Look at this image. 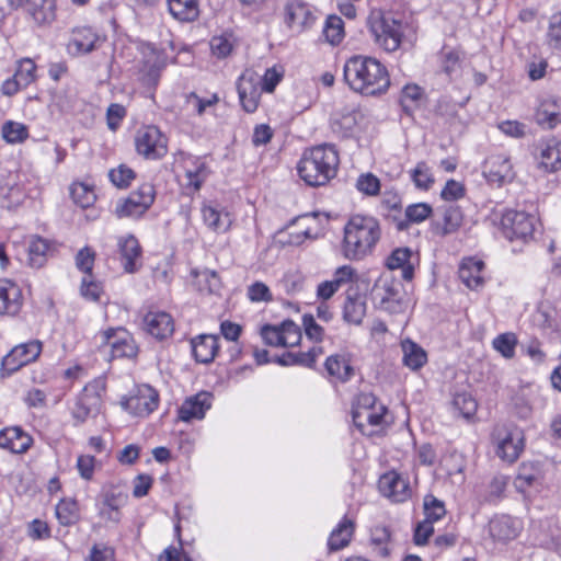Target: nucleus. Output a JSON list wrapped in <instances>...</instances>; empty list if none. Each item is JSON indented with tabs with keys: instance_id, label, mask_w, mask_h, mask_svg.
Masks as SVG:
<instances>
[{
	"instance_id": "nucleus-40",
	"label": "nucleus",
	"mask_w": 561,
	"mask_h": 561,
	"mask_svg": "<svg viewBox=\"0 0 561 561\" xmlns=\"http://www.w3.org/2000/svg\"><path fill=\"white\" fill-rule=\"evenodd\" d=\"M490 534L497 540H510L517 536V528L510 516H502L491 520Z\"/></svg>"
},
{
	"instance_id": "nucleus-16",
	"label": "nucleus",
	"mask_w": 561,
	"mask_h": 561,
	"mask_svg": "<svg viewBox=\"0 0 561 561\" xmlns=\"http://www.w3.org/2000/svg\"><path fill=\"white\" fill-rule=\"evenodd\" d=\"M142 331L156 341H165L174 332L173 318L165 311H149L142 319Z\"/></svg>"
},
{
	"instance_id": "nucleus-42",
	"label": "nucleus",
	"mask_w": 561,
	"mask_h": 561,
	"mask_svg": "<svg viewBox=\"0 0 561 561\" xmlns=\"http://www.w3.org/2000/svg\"><path fill=\"white\" fill-rule=\"evenodd\" d=\"M432 214V207L426 203L412 204L405 209V220L397 222V229L402 231L408 229L409 222H422Z\"/></svg>"
},
{
	"instance_id": "nucleus-46",
	"label": "nucleus",
	"mask_w": 561,
	"mask_h": 561,
	"mask_svg": "<svg viewBox=\"0 0 561 561\" xmlns=\"http://www.w3.org/2000/svg\"><path fill=\"white\" fill-rule=\"evenodd\" d=\"M424 520L434 523L439 520L446 515V508L443 501L438 500L433 494H427L423 500Z\"/></svg>"
},
{
	"instance_id": "nucleus-41",
	"label": "nucleus",
	"mask_w": 561,
	"mask_h": 561,
	"mask_svg": "<svg viewBox=\"0 0 561 561\" xmlns=\"http://www.w3.org/2000/svg\"><path fill=\"white\" fill-rule=\"evenodd\" d=\"M324 365L330 376L336 377L342 381L348 380L354 374L353 367L341 355L329 356Z\"/></svg>"
},
{
	"instance_id": "nucleus-33",
	"label": "nucleus",
	"mask_w": 561,
	"mask_h": 561,
	"mask_svg": "<svg viewBox=\"0 0 561 561\" xmlns=\"http://www.w3.org/2000/svg\"><path fill=\"white\" fill-rule=\"evenodd\" d=\"M355 524L352 519L344 517L329 537L328 547L330 551H339L345 548L354 534Z\"/></svg>"
},
{
	"instance_id": "nucleus-6",
	"label": "nucleus",
	"mask_w": 561,
	"mask_h": 561,
	"mask_svg": "<svg viewBox=\"0 0 561 561\" xmlns=\"http://www.w3.org/2000/svg\"><path fill=\"white\" fill-rule=\"evenodd\" d=\"M369 32L375 43L383 50H397L402 42L404 26L401 20L392 15H376L369 18Z\"/></svg>"
},
{
	"instance_id": "nucleus-48",
	"label": "nucleus",
	"mask_w": 561,
	"mask_h": 561,
	"mask_svg": "<svg viewBox=\"0 0 561 561\" xmlns=\"http://www.w3.org/2000/svg\"><path fill=\"white\" fill-rule=\"evenodd\" d=\"M323 34L330 44H339L344 35L342 19L336 15L329 16L323 28Z\"/></svg>"
},
{
	"instance_id": "nucleus-25",
	"label": "nucleus",
	"mask_w": 561,
	"mask_h": 561,
	"mask_svg": "<svg viewBox=\"0 0 561 561\" xmlns=\"http://www.w3.org/2000/svg\"><path fill=\"white\" fill-rule=\"evenodd\" d=\"M32 443V437L20 427H7L0 431V448L13 454L25 453Z\"/></svg>"
},
{
	"instance_id": "nucleus-4",
	"label": "nucleus",
	"mask_w": 561,
	"mask_h": 561,
	"mask_svg": "<svg viewBox=\"0 0 561 561\" xmlns=\"http://www.w3.org/2000/svg\"><path fill=\"white\" fill-rule=\"evenodd\" d=\"M171 32L164 27L159 28V41L154 35H148V39L142 42V87H148L149 93L146 96L153 98L152 90L157 87L161 71L165 68L168 56L167 49H173Z\"/></svg>"
},
{
	"instance_id": "nucleus-14",
	"label": "nucleus",
	"mask_w": 561,
	"mask_h": 561,
	"mask_svg": "<svg viewBox=\"0 0 561 561\" xmlns=\"http://www.w3.org/2000/svg\"><path fill=\"white\" fill-rule=\"evenodd\" d=\"M534 157L537 168L545 173H553L561 170V141L549 138L539 141Z\"/></svg>"
},
{
	"instance_id": "nucleus-56",
	"label": "nucleus",
	"mask_w": 561,
	"mask_h": 561,
	"mask_svg": "<svg viewBox=\"0 0 561 561\" xmlns=\"http://www.w3.org/2000/svg\"><path fill=\"white\" fill-rule=\"evenodd\" d=\"M284 77V69L282 66H273L266 69L263 77H261V87L265 92H273L276 85Z\"/></svg>"
},
{
	"instance_id": "nucleus-63",
	"label": "nucleus",
	"mask_w": 561,
	"mask_h": 561,
	"mask_svg": "<svg viewBox=\"0 0 561 561\" xmlns=\"http://www.w3.org/2000/svg\"><path fill=\"white\" fill-rule=\"evenodd\" d=\"M49 247L46 240L41 237H34L28 245L30 259L33 264L41 265V259L46 254Z\"/></svg>"
},
{
	"instance_id": "nucleus-49",
	"label": "nucleus",
	"mask_w": 561,
	"mask_h": 561,
	"mask_svg": "<svg viewBox=\"0 0 561 561\" xmlns=\"http://www.w3.org/2000/svg\"><path fill=\"white\" fill-rule=\"evenodd\" d=\"M95 507L98 511V517L105 525H116L121 522L122 511L105 503L104 501L96 499Z\"/></svg>"
},
{
	"instance_id": "nucleus-19",
	"label": "nucleus",
	"mask_w": 561,
	"mask_h": 561,
	"mask_svg": "<svg viewBox=\"0 0 561 561\" xmlns=\"http://www.w3.org/2000/svg\"><path fill=\"white\" fill-rule=\"evenodd\" d=\"M484 176L488 182L502 186L515 178L513 165L508 157L503 154L491 156L484 164Z\"/></svg>"
},
{
	"instance_id": "nucleus-21",
	"label": "nucleus",
	"mask_w": 561,
	"mask_h": 561,
	"mask_svg": "<svg viewBox=\"0 0 561 561\" xmlns=\"http://www.w3.org/2000/svg\"><path fill=\"white\" fill-rule=\"evenodd\" d=\"M22 304L20 286L11 279H0V314L15 316L21 310Z\"/></svg>"
},
{
	"instance_id": "nucleus-28",
	"label": "nucleus",
	"mask_w": 561,
	"mask_h": 561,
	"mask_svg": "<svg viewBox=\"0 0 561 561\" xmlns=\"http://www.w3.org/2000/svg\"><path fill=\"white\" fill-rule=\"evenodd\" d=\"M117 248L124 270L128 273L135 272V260L140 253L138 239L133 234L119 237L117 240Z\"/></svg>"
},
{
	"instance_id": "nucleus-26",
	"label": "nucleus",
	"mask_w": 561,
	"mask_h": 561,
	"mask_svg": "<svg viewBox=\"0 0 561 561\" xmlns=\"http://www.w3.org/2000/svg\"><path fill=\"white\" fill-rule=\"evenodd\" d=\"M192 353L196 362L202 364L211 363L218 352V336L213 334H201L191 340Z\"/></svg>"
},
{
	"instance_id": "nucleus-5",
	"label": "nucleus",
	"mask_w": 561,
	"mask_h": 561,
	"mask_svg": "<svg viewBox=\"0 0 561 561\" xmlns=\"http://www.w3.org/2000/svg\"><path fill=\"white\" fill-rule=\"evenodd\" d=\"M105 391L101 380L88 383L77 396L71 407V416L75 425H81L90 419H95L102 411V393Z\"/></svg>"
},
{
	"instance_id": "nucleus-18",
	"label": "nucleus",
	"mask_w": 561,
	"mask_h": 561,
	"mask_svg": "<svg viewBox=\"0 0 561 561\" xmlns=\"http://www.w3.org/2000/svg\"><path fill=\"white\" fill-rule=\"evenodd\" d=\"M378 488L383 496L396 503H402L411 496L409 481L396 471L382 474Z\"/></svg>"
},
{
	"instance_id": "nucleus-39",
	"label": "nucleus",
	"mask_w": 561,
	"mask_h": 561,
	"mask_svg": "<svg viewBox=\"0 0 561 561\" xmlns=\"http://www.w3.org/2000/svg\"><path fill=\"white\" fill-rule=\"evenodd\" d=\"M203 219L205 224L217 232H225L231 225V218L228 213H221L211 206H204Z\"/></svg>"
},
{
	"instance_id": "nucleus-27",
	"label": "nucleus",
	"mask_w": 561,
	"mask_h": 561,
	"mask_svg": "<svg viewBox=\"0 0 561 561\" xmlns=\"http://www.w3.org/2000/svg\"><path fill=\"white\" fill-rule=\"evenodd\" d=\"M285 10L288 26L299 32L309 27L314 21L310 7L302 1H291L286 5Z\"/></svg>"
},
{
	"instance_id": "nucleus-31",
	"label": "nucleus",
	"mask_w": 561,
	"mask_h": 561,
	"mask_svg": "<svg viewBox=\"0 0 561 561\" xmlns=\"http://www.w3.org/2000/svg\"><path fill=\"white\" fill-rule=\"evenodd\" d=\"M366 314V301L365 298L354 293L352 289L347 290V296L343 308V318L346 322L352 324H360Z\"/></svg>"
},
{
	"instance_id": "nucleus-20",
	"label": "nucleus",
	"mask_w": 561,
	"mask_h": 561,
	"mask_svg": "<svg viewBox=\"0 0 561 561\" xmlns=\"http://www.w3.org/2000/svg\"><path fill=\"white\" fill-rule=\"evenodd\" d=\"M211 398L209 392L202 391L185 399L179 409V420L188 423L204 419L206 411L211 407Z\"/></svg>"
},
{
	"instance_id": "nucleus-43",
	"label": "nucleus",
	"mask_w": 561,
	"mask_h": 561,
	"mask_svg": "<svg viewBox=\"0 0 561 561\" xmlns=\"http://www.w3.org/2000/svg\"><path fill=\"white\" fill-rule=\"evenodd\" d=\"M1 135L8 144H22L28 138V128L22 123L7 121L1 127Z\"/></svg>"
},
{
	"instance_id": "nucleus-13",
	"label": "nucleus",
	"mask_w": 561,
	"mask_h": 561,
	"mask_svg": "<svg viewBox=\"0 0 561 561\" xmlns=\"http://www.w3.org/2000/svg\"><path fill=\"white\" fill-rule=\"evenodd\" d=\"M237 89L244 111L248 113L255 112L260 103L261 92L264 91L261 87V76L247 69L240 76Z\"/></svg>"
},
{
	"instance_id": "nucleus-11",
	"label": "nucleus",
	"mask_w": 561,
	"mask_h": 561,
	"mask_svg": "<svg viewBox=\"0 0 561 561\" xmlns=\"http://www.w3.org/2000/svg\"><path fill=\"white\" fill-rule=\"evenodd\" d=\"M495 454L503 461L515 462L525 447L524 432L517 427L499 431L495 437Z\"/></svg>"
},
{
	"instance_id": "nucleus-24",
	"label": "nucleus",
	"mask_w": 561,
	"mask_h": 561,
	"mask_svg": "<svg viewBox=\"0 0 561 561\" xmlns=\"http://www.w3.org/2000/svg\"><path fill=\"white\" fill-rule=\"evenodd\" d=\"M463 222V214L459 206L449 205L443 210V220L432 222V232L438 237H446L459 230Z\"/></svg>"
},
{
	"instance_id": "nucleus-50",
	"label": "nucleus",
	"mask_w": 561,
	"mask_h": 561,
	"mask_svg": "<svg viewBox=\"0 0 561 561\" xmlns=\"http://www.w3.org/2000/svg\"><path fill=\"white\" fill-rule=\"evenodd\" d=\"M110 181L118 188H126L135 180L136 173L125 164L118 165L108 172Z\"/></svg>"
},
{
	"instance_id": "nucleus-17",
	"label": "nucleus",
	"mask_w": 561,
	"mask_h": 561,
	"mask_svg": "<svg viewBox=\"0 0 561 561\" xmlns=\"http://www.w3.org/2000/svg\"><path fill=\"white\" fill-rule=\"evenodd\" d=\"M264 342L271 346H295L301 339L299 328L291 321L284 322L278 329L272 325H264L261 330Z\"/></svg>"
},
{
	"instance_id": "nucleus-8",
	"label": "nucleus",
	"mask_w": 561,
	"mask_h": 561,
	"mask_svg": "<svg viewBox=\"0 0 561 561\" xmlns=\"http://www.w3.org/2000/svg\"><path fill=\"white\" fill-rule=\"evenodd\" d=\"M402 285L391 275H381L375 283L371 295L378 300L379 308L390 313H399L404 309L401 296Z\"/></svg>"
},
{
	"instance_id": "nucleus-55",
	"label": "nucleus",
	"mask_w": 561,
	"mask_h": 561,
	"mask_svg": "<svg viewBox=\"0 0 561 561\" xmlns=\"http://www.w3.org/2000/svg\"><path fill=\"white\" fill-rule=\"evenodd\" d=\"M103 293L101 283L91 279V276L87 275L81 280L80 294L81 296L90 301H99Z\"/></svg>"
},
{
	"instance_id": "nucleus-57",
	"label": "nucleus",
	"mask_w": 561,
	"mask_h": 561,
	"mask_svg": "<svg viewBox=\"0 0 561 561\" xmlns=\"http://www.w3.org/2000/svg\"><path fill=\"white\" fill-rule=\"evenodd\" d=\"M547 41L551 47L561 49V11L554 13L549 20Z\"/></svg>"
},
{
	"instance_id": "nucleus-51",
	"label": "nucleus",
	"mask_w": 561,
	"mask_h": 561,
	"mask_svg": "<svg viewBox=\"0 0 561 561\" xmlns=\"http://www.w3.org/2000/svg\"><path fill=\"white\" fill-rule=\"evenodd\" d=\"M508 481V476L501 473L495 474L488 485L486 500L489 502H496L501 500L504 496V492L507 488Z\"/></svg>"
},
{
	"instance_id": "nucleus-37",
	"label": "nucleus",
	"mask_w": 561,
	"mask_h": 561,
	"mask_svg": "<svg viewBox=\"0 0 561 561\" xmlns=\"http://www.w3.org/2000/svg\"><path fill=\"white\" fill-rule=\"evenodd\" d=\"M56 517L60 525L72 526L80 519L78 502L73 499H62L55 508Z\"/></svg>"
},
{
	"instance_id": "nucleus-64",
	"label": "nucleus",
	"mask_w": 561,
	"mask_h": 561,
	"mask_svg": "<svg viewBox=\"0 0 561 561\" xmlns=\"http://www.w3.org/2000/svg\"><path fill=\"white\" fill-rule=\"evenodd\" d=\"M159 405V393L149 385L142 383V413H152Z\"/></svg>"
},
{
	"instance_id": "nucleus-52",
	"label": "nucleus",
	"mask_w": 561,
	"mask_h": 561,
	"mask_svg": "<svg viewBox=\"0 0 561 561\" xmlns=\"http://www.w3.org/2000/svg\"><path fill=\"white\" fill-rule=\"evenodd\" d=\"M390 539V533L388 528L383 526H377L371 529V536L370 540L371 543L375 546V549L377 553L380 557H388L389 556V549H388V541Z\"/></svg>"
},
{
	"instance_id": "nucleus-29",
	"label": "nucleus",
	"mask_w": 561,
	"mask_h": 561,
	"mask_svg": "<svg viewBox=\"0 0 561 561\" xmlns=\"http://www.w3.org/2000/svg\"><path fill=\"white\" fill-rule=\"evenodd\" d=\"M484 263L473 259L463 260L459 267V278L470 289H478L483 286L484 279L482 270Z\"/></svg>"
},
{
	"instance_id": "nucleus-10",
	"label": "nucleus",
	"mask_w": 561,
	"mask_h": 561,
	"mask_svg": "<svg viewBox=\"0 0 561 561\" xmlns=\"http://www.w3.org/2000/svg\"><path fill=\"white\" fill-rule=\"evenodd\" d=\"M535 221V217L525 211L508 209L501 218L502 232L510 240H526L533 236Z\"/></svg>"
},
{
	"instance_id": "nucleus-38",
	"label": "nucleus",
	"mask_w": 561,
	"mask_h": 561,
	"mask_svg": "<svg viewBox=\"0 0 561 561\" xmlns=\"http://www.w3.org/2000/svg\"><path fill=\"white\" fill-rule=\"evenodd\" d=\"M117 218H140V192L135 191L128 197L117 201L115 206Z\"/></svg>"
},
{
	"instance_id": "nucleus-35",
	"label": "nucleus",
	"mask_w": 561,
	"mask_h": 561,
	"mask_svg": "<svg viewBox=\"0 0 561 561\" xmlns=\"http://www.w3.org/2000/svg\"><path fill=\"white\" fill-rule=\"evenodd\" d=\"M403 364L412 370H417L427 362L426 352L411 340L401 343Z\"/></svg>"
},
{
	"instance_id": "nucleus-7",
	"label": "nucleus",
	"mask_w": 561,
	"mask_h": 561,
	"mask_svg": "<svg viewBox=\"0 0 561 561\" xmlns=\"http://www.w3.org/2000/svg\"><path fill=\"white\" fill-rule=\"evenodd\" d=\"M387 408L377 401L373 393H360L357 396L352 409V416L355 426L363 433L367 432V426H379L383 422Z\"/></svg>"
},
{
	"instance_id": "nucleus-54",
	"label": "nucleus",
	"mask_w": 561,
	"mask_h": 561,
	"mask_svg": "<svg viewBox=\"0 0 561 561\" xmlns=\"http://www.w3.org/2000/svg\"><path fill=\"white\" fill-rule=\"evenodd\" d=\"M35 70L36 66L33 60L23 59L19 62L18 69L13 76L20 81V84L26 88L35 80Z\"/></svg>"
},
{
	"instance_id": "nucleus-22",
	"label": "nucleus",
	"mask_w": 561,
	"mask_h": 561,
	"mask_svg": "<svg viewBox=\"0 0 561 561\" xmlns=\"http://www.w3.org/2000/svg\"><path fill=\"white\" fill-rule=\"evenodd\" d=\"M26 196L24 187L19 181L16 173H10L0 181V206L14 208L22 204Z\"/></svg>"
},
{
	"instance_id": "nucleus-23",
	"label": "nucleus",
	"mask_w": 561,
	"mask_h": 561,
	"mask_svg": "<svg viewBox=\"0 0 561 561\" xmlns=\"http://www.w3.org/2000/svg\"><path fill=\"white\" fill-rule=\"evenodd\" d=\"M167 138L158 127L150 125L142 130V158L160 159L167 154Z\"/></svg>"
},
{
	"instance_id": "nucleus-60",
	"label": "nucleus",
	"mask_w": 561,
	"mask_h": 561,
	"mask_svg": "<svg viewBox=\"0 0 561 561\" xmlns=\"http://www.w3.org/2000/svg\"><path fill=\"white\" fill-rule=\"evenodd\" d=\"M536 121L543 128L552 129L560 123V114L550 110V105H542L536 113Z\"/></svg>"
},
{
	"instance_id": "nucleus-44",
	"label": "nucleus",
	"mask_w": 561,
	"mask_h": 561,
	"mask_svg": "<svg viewBox=\"0 0 561 561\" xmlns=\"http://www.w3.org/2000/svg\"><path fill=\"white\" fill-rule=\"evenodd\" d=\"M70 196L73 203L81 208L92 206L96 199L93 188L82 182H75L70 185Z\"/></svg>"
},
{
	"instance_id": "nucleus-47",
	"label": "nucleus",
	"mask_w": 561,
	"mask_h": 561,
	"mask_svg": "<svg viewBox=\"0 0 561 561\" xmlns=\"http://www.w3.org/2000/svg\"><path fill=\"white\" fill-rule=\"evenodd\" d=\"M453 405L465 419L472 417L478 409L477 401L467 392L455 394Z\"/></svg>"
},
{
	"instance_id": "nucleus-3",
	"label": "nucleus",
	"mask_w": 561,
	"mask_h": 561,
	"mask_svg": "<svg viewBox=\"0 0 561 561\" xmlns=\"http://www.w3.org/2000/svg\"><path fill=\"white\" fill-rule=\"evenodd\" d=\"M379 222L370 216H353L344 227L343 254L350 260H360L370 254L379 241Z\"/></svg>"
},
{
	"instance_id": "nucleus-1",
	"label": "nucleus",
	"mask_w": 561,
	"mask_h": 561,
	"mask_svg": "<svg viewBox=\"0 0 561 561\" xmlns=\"http://www.w3.org/2000/svg\"><path fill=\"white\" fill-rule=\"evenodd\" d=\"M343 70L346 83L353 91L360 94H381L390 85L386 67L371 57L353 56L347 59Z\"/></svg>"
},
{
	"instance_id": "nucleus-53",
	"label": "nucleus",
	"mask_w": 561,
	"mask_h": 561,
	"mask_svg": "<svg viewBox=\"0 0 561 561\" xmlns=\"http://www.w3.org/2000/svg\"><path fill=\"white\" fill-rule=\"evenodd\" d=\"M517 340L513 333H503L493 340V347L505 358H512L515 354Z\"/></svg>"
},
{
	"instance_id": "nucleus-32",
	"label": "nucleus",
	"mask_w": 561,
	"mask_h": 561,
	"mask_svg": "<svg viewBox=\"0 0 561 561\" xmlns=\"http://www.w3.org/2000/svg\"><path fill=\"white\" fill-rule=\"evenodd\" d=\"M101 36L90 26L76 27L72 31L71 44L77 53L88 54L96 48Z\"/></svg>"
},
{
	"instance_id": "nucleus-58",
	"label": "nucleus",
	"mask_w": 561,
	"mask_h": 561,
	"mask_svg": "<svg viewBox=\"0 0 561 561\" xmlns=\"http://www.w3.org/2000/svg\"><path fill=\"white\" fill-rule=\"evenodd\" d=\"M95 253L89 248L84 247L76 255V266L82 273L91 276L94 266Z\"/></svg>"
},
{
	"instance_id": "nucleus-62",
	"label": "nucleus",
	"mask_w": 561,
	"mask_h": 561,
	"mask_svg": "<svg viewBox=\"0 0 561 561\" xmlns=\"http://www.w3.org/2000/svg\"><path fill=\"white\" fill-rule=\"evenodd\" d=\"M465 194V185L455 180H448L440 192L442 198L448 202L460 199Z\"/></svg>"
},
{
	"instance_id": "nucleus-36",
	"label": "nucleus",
	"mask_w": 561,
	"mask_h": 561,
	"mask_svg": "<svg viewBox=\"0 0 561 561\" xmlns=\"http://www.w3.org/2000/svg\"><path fill=\"white\" fill-rule=\"evenodd\" d=\"M98 499L122 511L129 499L128 489L121 484H106L102 488Z\"/></svg>"
},
{
	"instance_id": "nucleus-9",
	"label": "nucleus",
	"mask_w": 561,
	"mask_h": 561,
	"mask_svg": "<svg viewBox=\"0 0 561 561\" xmlns=\"http://www.w3.org/2000/svg\"><path fill=\"white\" fill-rule=\"evenodd\" d=\"M101 351L110 354L108 359L130 358L136 356L137 346L123 329H108L101 334Z\"/></svg>"
},
{
	"instance_id": "nucleus-12",
	"label": "nucleus",
	"mask_w": 561,
	"mask_h": 561,
	"mask_svg": "<svg viewBox=\"0 0 561 561\" xmlns=\"http://www.w3.org/2000/svg\"><path fill=\"white\" fill-rule=\"evenodd\" d=\"M42 352V343L38 340H32L14 346L7 354L1 363L3 375H11L21 367L34 362Z\"/></svg>"
},
{
	"instance_id": "nucleus-2",
	"label": "nucleus",
	"mask_w": 561,
	"mask_h": 561,
	"mask_svg": "<svg viewBox=\"0 0 561 561\" xmlns=\"http://www.w3.org/2000/svg\"><path fill=\"white\" fill-rule=\"evenodd\" d=\"M339 163L335 147L323 144L304 151L297 163V172L307 185L322 186L336 175Z\"/></svg>"
},
{
	"instance_id": "nucleus-34",
	"label": "nucleus",
	"mask_w": 561,
	"mask_h": 561,
	"mask_svg": "<svg viewBox=\"0 0 561 561\" xmlns=\"http://www.w3.org/2000/svg\"><path fill=\"white\" fill-rule=\"evenodd\" d=\"M169 12L180 22H193L199 15L198 0H167Z\"/></svg>"
},
{
	"instance_id": "nucleus-61",
	"label": "nucleus",
	"mask_w": 561,
	"mask_h": 561,
	"mask_svg": "<svg viewBox=\"0 0 561 561\" xmlns=\"http://www.w3.org/2000/svg\"><path fill=\"white\" fill-rule=\"evenodd\" d=\"M247 295L252 302H270L273 300L268 286L263 282H255L250 285Z\"/></svg>"
},
{
	"instance_id": "nucleus-30",
	"label": "nucleus",
	"mask_w": 561,
	"mask_h": 561,
	"mask_svg": "<svg viewBox=\"0 0 561 561\" xmlns=\"http://www.w3.org/2000/svg\"><path fill=\"white\" fill-rule=\"evenodd\" d=\"M412 251L409 248L394 249L386 260L389 270H401L402 278L411 280L414 276V265L411 263Z\"/></svg>"
},
{
	"instance_id": "nucleus-59",
	"label": "nucleus",
	"mask_w": 561,
	"mask_h": 561,
	"mask_svg": "<svg viewBox=\"0 0 561 561\" xmlns=\"http://www.w3.org/2000/svg\"><path fill=\"white\" fill-rule=\"evenodd\" d=\"M356 187L359 192L369 196H374L377 195L380 191V182L376 175L366 173L359 175L356 182Z\"/></svg>"
},
{
	"instance_id": "nucleus-45",
	"label": "nucleus",
	"mask_w": 561,
	"mask_h": 561,
	"mask_svg": "<svg viewBox=\"0 0 561 561\" xmlns=\"http://www.w3.org/2000/svg\"><path fill=\"white\" fill-rule=\"evenodd\" d=\"M410 178L414 185L423 191H428L435 182L432 170L425 161L416 163L415 168L410 171Z\"/></svg>"
},
{
	"instance_id": "nucleus-15",
	"label": "nucleus",
	"mask_w": 561,
	"mask_h": 561,
	"mask_svg": "<svg viewBox=\"0 0 561 561\" xmlns=\"http://www.w3.org/2000/svg\"><path fill=\"white\" fill-rule=\"evenodd\" d=\"M12 9H24L38 25H47L56 19V0H8Z\"/></svg>"
}]
</instances>
